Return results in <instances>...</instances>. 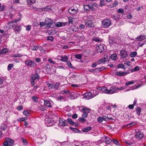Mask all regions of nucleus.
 Here are the masks:
<instances>
[{
  "label": "nucleus",
  "instance_id": "obj_54",
  "mask_svg": "<svg viewBox=\"0 0 146 146\" xmlns=\"http://www.w3.org/2000/svg\"><path fill=\"white\" fill-rule=\"evenodd\" d=\"M13 64H9L7 67V69L8 70H11V68L13 67Z\"/></svg>",
  "mask_w": 146,
  "mask_h": 146
},
{
  "label": "nucleus",
  "instance_id": "obj_57",
  "mask_svg": "<svg viewBox=\"0 0 146 146\" xmlns=\"http://www.w3.org/2000/svg\"><path fill=\"white\" fill-rule=\"evenodd\" d=\"M104 63L106 62H108L109 61V58L108 57V56H107V57H105L103 58Z\"/></svg>",
  "mask_w": 146,
  "mask_h": 146
},
{
  "label": "nucleus",
  "instance_id": "obj_33",
  "mask_svg": "<svg viewBox=\"0 0 146 146\" xmlns=\"http://www.w3.org/2000/svg\"><path fill=\"white\" fill-rule=\"evenodd\" d=\"M137 55V52H132L129 54V56L131 57H134L135 56Z\"/></svg>",
  "mask_w": 146,
  "mask_h": 146
},
{
  "label": "nucleus",
  "instance_id": "obj_13",
  "mask_svg": "<svg viewBox=\"0 0 146 146\" xmlns=\"http://www.w3.org/2000/svg\"><path fill=\"white\" fill-rule=\"evenodd\" d=\"M84 97L86 100H88L94 97L92 92H89L84 94Z\"/></svg>",
  "mask_w": 146,
  "mask_h": 146
},
{
  "label": "nucleus",
  "instance_id": "obj_34",
  "mask_svg": "<svg viewBox=\"0 0 146 146\" xmlns=\"http://www.w3.org/2000/svg\"><path fill=\"white\" fill-rule=\"evenodd\" d=\"M91 129L92 127L90 126L84 128L83 131L84 132H88L89 131L91 130Z\"/></svg>",
  "mask_w": 146,
  "mask_h": 146
},
{
  "label": "nucleus",
  "instance_id": "obj_61",
  "mask_svg": "<svg viewBox=\"0 0 146 146\" xmlns=\"http://www.w3.org/2000/svg\"><path fill=\"white\" fill-rule=\"evenodd\" d=\"M93 40L97 42H99L101 41V40L98 38L96 37H94Z\"/></svg>",
  "mask_w": 146,
  "mask_h": 146
},
{
  "label": "nucleus",
  "instance_id": "obj_58",
  "mask_svg": "<svg viewBox=\"0 0 146 146\" xmlns=\"http://www.w3.org/2000/svg\"><path fill=\"white\" fill-rule=\"evenodd\" d=\"M17 109L19 111H20L23 109V107L22 105H20L17 107Z\"/></svg>",
  "mask_w": 146,
  "mask_h": 146
},
{
  "label": "nucleus",
  "instance_id": "obj_62",
  "mask_svg": "<svg viewBox=\"0 0 146 146\" xmlns=\"http://www.w3.org/2000/svg\"><path fill=\"white\" fill-rule=\"evenodd\" d=\"M32 99L34 102H36L37 101L38 99V98L36 96L33 97Z\"/></svg>",
  "mask_w": 146,
  "mask_h": 146
},
{
  "label": "nucleus",
  "instance_id": "obj_22",
  "mask_svg": "<svg viewBox=\"0 0 146 146\" xmlns=\"http://www.w3.org/2000/svg\"><path fill=\"white\" fill-rule=\"evenodd\" d=\"M103 138L104 139L105 142L107 144H110L111 141V139L106 136H104Z\"/></svg>",
  "mask_w": 146,
  "mask_h": 146
},
{
  "label": "nucleus",
  "instance_id": "obj_60",
  "mask_svg": "<svg viewBox=\"0 0 146 146\" xmlns=\"http://www.w3.org/2000/svg\"><path fill=\"white\" fill-rule=\"evenodd\" d=\"M59 85V83L57 82L56 83L55 85L54 86V88L55 89H58Z\"/></svg>",
  "mask_w": 146,
  "mask_h": 146
},
{
  "label": "nucleus",
  "instance_id": "obj_55",
  "mask_svg": "<svg viewBox=\"0 0 146 146\" xmlns=\"http://www.w3.org/2000/svg\"><path fill=\"white\" fill-rule=\"evenodd\" d=\"M124 10L122 9H119L117 10V12L118 13H121L122 14L123 13Z\"/></svg>",
  "mask_w": 146,
  "mask_h": 146
},
{
  "label": "nucleus",
  "instance_id": "obj_41",
  "mask_svg": "<svg viewBox=\"0 0 146 146\" xmlns=\"http://www.w3.org/2000/svg\"><path fill=\"white\" fill-rule=\"evenodd\" d=\"M39 46H35L34 45L31 48V50H35L36 51L39 48Z\"/></svg>",
  "mask_w": 146,
  "mask_h": 146
},
{
  "label": "nucleus",
  "instance_id": "obj_17",
  "mask_svg": "<svg viewBox=\"0 0 146 146\" xmlns=\"http://www.w3.org/2000/svg\"><path fill=\"white\" fill-rule=\"evenodd\" d=\"M135 135L138 140L142 139L144 136L143 134L140 131L137 132Z\"/></svg>",
  "mask_w": 146,
  "mask_h": 146
},
{
  "label": "nucleus",
  "instance_id": "obj_18",
  "mask_svg": "<svg viewBox=\"0 0 146 146\" xmlns=\"http://www.w3.org/2000/svg\"><path fill=\"white\" fill-rule=\"evenodd\" d=\"M117 88L116 87H111L108 90V94H112L116 92Z\"/></svg>",
  "mask_w": 146,
  "mask_h": 146
},
{
  "label": "nucleus",
  "instance_id": "obj_39",
  "mask_svg": "<svg viewBox=\"0 0 146 146\" xmlns=\"http://www.w3.org/2000/svg\"><path fill=\"white\" fill-rule=\"evenodd\" d=\"M27 3L29 4H32L36 2V0H27Z\"/></svg>",
  "mask_w": 146,
  "mask_h": 146
},
{
  "label": "nucleus",
  "instance_id": "obj_43",
  "mask_svg": "<svg viewBox=\"0 0 146 146\" xmlns=\"http://www.w3.org/2000/svg\"><path fill=\"white\" fill-rule=\"evenodd\" d=\"M68 21L67 23H68V25H69L70 23L72 24L73 22L74 21V18H71V17L68 18Z\"/></svg>",
  "mask_w": 146,
  "mask_h": 146
},
{
  "label": "nucleus",
  "instance_id": "obj_29",
  "mask_svg": "<svg viewBox=\"0 0 146 146\" xmlns=\"http://www.w3.org/2000/svg\"><path fill=\"white\" fill-rule=\"evenodd\" d=\"M68 59V57L66 56H64L61 57V60L63 62H65L67 61Z\"/></svg>",
  "mask_w": 146,
  "mask_h": 146
},
{
  "label": "nucleus",
  "instance_id": "obj_9",
  "mask_svg": "<svg viewBox=\"0 0 146 146\" xmlns=\"http://www.w3.org/2000/svg\"><path fill=\"white\" fill-rule=\"evenodd\" d=\"M45 23L46 25V28L48 29L51 27L52 23V21L51 19L46 18L45 19Z\"/></svg>",
  "mask_w": 146,
  "mask_h": 146
},
{
  "label": "nucleus",
  "instance_id": "obj_14",
  "mask_svg": "<svg viewBox=\"0 0 146 146\" xmlns=\"http://www.w3.org/2000/svg\"><path fill=\"white\" fill-rule=\"evenodd\" d=\"M120 55L121 58H125L128 56V54L126 50H122L120 52Z\"/></svg>",
  "mask_w": 146,
  "mask_h": 146
},
{
  "label": "nucleus",
  "instance_id": "obj_50",
  "mask_svg": "<svg viewBox=\"0 0 146 146\" xmlns=\"http://www.w3.org/2000/svg\"><path fill=\"white\" fill-rule=\"evenodd\" d=\"M117 68H122L124 69L125 68V66L123 64H119L117 65Z\"/></svg>",
  "mask_w": 146,
  "mask_h": 146
},
{
  "label": "nucleus",
  "instance_id": "obj_7",
  "mask_svg": "<svg viewBox=\"0 0 146 146\" xmlns=\"http://www.w3.org/2000/svg\"><path fill=\"white\" fill-rule=\"evenodd\" d=\"M25 64L28 67L30 68L34 67L37 65L35 62L31 60H27L25 61Z\"/></svg>",
  "mask_w": 146,
  "mask_h": 146
},
{
  "label": "nucleus",
  "instance_id": "obj_31",
  "mask_svg": "<svg viewBox=\"0 0 146 146\" xmlns=\"http://www.w3.org/2000/svg\"><path fill=\"white\" fill-rule=\"evenodd\" d=\"M141 110V108L140 107H137L136 108L135 110L136 112V113L138 115H140Z\"/></svg>",
  "mask_w": 146,
  "mask_h": 146
},
{
  "label": "nucleus",
  "instance_id": "obj_37",
  "mask_svg": "<svg viewBox=\"0 0 146 146\" xmlns=\"http://www.w3.org/2000/svg\"><path fill=\"white\" fill-rule=\"evenodd\" d=\"M126 143L127 144V146H135V143H133L129 141H126Z\"/></svg>",
  "mask_w": 146,
  "mask_h": 146
},
{
  "label": "nucleus",
  "instance_id": "obj_27",
  "mask_svg": "<svg viewBox=\"0 0 146 146\" xmlns=\"http://www.w3.org/2000/svg\"><path fill=\"white\" fill-rule=\"evenodd\" d=\"M145 36L143 35H140L137 37L136 39L139 41H142L145 39Z\"/></svg>",
  "mask_w": 146,
  "mask_h": 146
},
{
  "label": "nucleus",
  "instance_id": "obj_19",
  "mask_svg": "<svg viewBox=\"0 0 146 146\" xmlns=\"http://www.w3.org/2000/svg\"><path fill=\"white\" fill-rule=\"evenodd\" d=\"M96 49L100 53L102 52L104 50V46L103 44H101L96 47Z\"/></svg>",
  "mask_w": 146,
  "mask_h": 146
},
{
  "label": "nucleus",
  "instance_id": "obj_30",
  "mask_svg": "<svg viewBox=\"0 0 146 146\" xmlns=\"http://www.w3.org/2000/svg\"><path fill=\"white\" fill-rule=\"evenodd\" d=\"M48 33L51 35H53L56 34L57 33V31L55 29H52L48 31Z\"/></svg>",
  "mask_w": 146,
  "mask_h": 146
},
{
  "label": "nucleus",
  "instance_id": "obj_12",
  "mask_svg": "<svg viewBox=\"0 0 146 146\" xmlns=\"http://www.w3.org/2000/svg\"><path fill=\"white\" fill-rule=\"evenodd\" d=\"M112 118L111 117H109L108 116H103L102 117H100L98 119V121L100 122H101L103 121H108L109 119H112Z\"/></svg>",
  "mask_w": 146,
  "mask_h": 146
},
{
  "label": "nucleus",
  "instance_id": "obj_45",
  "mask_svg": "<svg viewBox=\"0 0 146 146\" xmlns=\"http://www.w3.org/2000/svg\"><path fill=\"white\" fill-rule=\"evenodd\" d=\"M38 49L40 50V52L41 53H44L45 52V50H44L43 48L40 46H39Z\"/></svg>",
  "mask_w": 146,
  "mask_h": 146
},
{
  "label": "nucleus",
  "instance_id": "obj_56",
  "mask_svg": "<svg viewBox=\"0 0 146 146\" xmlns=\"http://www.w3.org/2000/svg\"><path fill=\"white\" fill-rule=\"evenodd\" d=\"M79 119L81 123H84L86 121V119L84 118L80 117Z\"/></svg>",
  "mask_w": 146,
  "mask_h": 146
},
{
  "label": "nucleus",
  "instance_id": "obj_38",
  "mask_svg": "<svg viewBox=\"0 0 146 146\" xmlns=\"http://www.w3.org/2000/svg\"><path fill=\"white\" fill-rule=\"evenodd\" d=\"M140 69L139 67L138 66H136L134 67L131 70V72L137 71L139 70Z\"/></svg>",
  "mask_w": 146,
  "mask_h": 146
},
{
  "label": "nucleus",
  "instance_id": "obj_48",
  "mask_svg": "<svg viewBox=\"0 0 146 146\" xmlns=\"http://www.w3.org/2000/svg\"><path fill=\"white\" fill-rule=\"evenodd\" d=\"M67 122H68L71 125H73L74 124V122L71 119H67Z\"/></svg>",
  "mask_w": 146,
  "mask_h": 146
},
{
  "label": "nucleus",
  "instance_id": "obj_49",
  "mask_svg": "<svg viewBox=\"0 0 146 146\" xmlns=\"http://www.w3.org/2000/svg\"><path fill=\"white\" fill-rule=\"evenodd\" d=\"M22 56H23V55H21L20 54H13L12 55V57H18L20 58V57H21Z\"/></svg>",
  "mask_w": 146,
  "mask_h": 146
},
{
  "label": "nucleus",
  "instance_id": "obj_26",
  "mask_svg": "<svg viewBox=\"0 0 146 146\" xmlns=\"http://www.w3.org/2000/svg\"><path fill=\"white\" fill-rule=\"evenodd\" d=\"M44 105L48 107H52V105L51 103L48 100L44 101Z\"/></svg>",
  "mask_w": 146,
  "mask_h": 146
},
{
  "label": "nucleus",
  "instance_id": "obj_6",
  "mask_svg": "<svg viewBox=\"0 0 146 146\" xmlns=\"http://www.w3.org/2000/svg\"><path fill=\"white\" fill-rule=\"evenodd\" d=\"M97 6L96 3L92 2L90 3L88 5H86L84 6V9L85 10H88L91 9L92 11L94 10L95 8H94V7H96Z\"/></svg>",
  "mask_w": 146,
  "mask_h": 146
},
{
  "label": "nucleus",
  "instance_id": "obj_15",
  "mask_svg": "<svg viewBox=\"0 0 146 146\" xmlns=\"http://www.w3.org/2000/svg\"><path fill=\"white\" fill-rule=\"evenodd\" d=\"M97 89L100 91H102L104 93L108 94V90L106 87H99L97 88Z\"/></svg>",
  "mask_w": 146,
  "mask_h": 146
},
{
  "label": "nucleus",
  "instance_id": "obj_42",
  "mask_svg": "<svg viewBox=\"0 0 146 146\" xmlns=\"http://www.w3.org/2000/svg\"><path fill=\"white\" fill-rule=\"evenodd\" d=\"M117 56L116 54H113L111 55V58L113 60H115L117 58Z\"/></svg>",
  "mask_w": 146,
  "mask_h": 146
},
{
  "label": "nucleus",
  "instance_id": "obj_35",
  "mask_svg": "<svg viewBox=\"0 0 146 146\" xmlns=\"http://www.w3.org/2000/svg\"><path fill=\"white\" fill-rule=\"evenodd\" d=\"M1 129L3 131L7 129V126L5 124H2L1 126Z\"/></svg>",
  "mask_w": 146,
  "mask_h": 146
},
{
  "label": "nucleus",
  "instance_id": "obj_28",
  "mask_svg": "<svg viewBox=\"0 0 146 146\" xmlns=\"http://www.w3.org/2000/svg\"><path fill=\"white\" fill-rule=\"evenodd\" d=\"M8 50L7 48H4L0 52V54H3L8 52Z\"/></svg>",
  "mask_w": 146,
  "mask_h": 146
},
{
  "label": "nucleus",
  "instance_id": "obj_40",
  "mask_svg": "<svg viewBox=\"0 0 146 146\" xmlns=\"http://www.w3.org/2000/svg\"><path fill=\"white\" fill-rule=\"evenodd\" d=\"M105 69V68L104 67L96 68L95 69V71L98 72V71L101 72Z\"/></svg>",
  "mask_w": 146,
  "mask_h": 146
},
{
  "label": "nucleus",
  "instance_id": "obj_36",
  "mask_svg": "<svg viewBox=\"0 0 146 146\" xmlns=\"http://www.w3.org/2000/svg\"><path fill=\"white\" fill-rule=\"evenodd\" d=\"M135 83V82L134 81L131 80L130 81L128 82H126L125 84V86H127L128 85H130L131 84H133Z\"/></svg>",
  "mask_w": 146,
  "mask_h": 146
},
{
  "label": "nucleus",
  "instance_id": "obj_24",
  "mask_svg": "<svg viewBox=\"0 0 146 146\" xmlns=\"http://www.w3.org/2000/svg\"><path fill=\"white\" fill-rule=\"evenodd\" d=\"M78 9L77 10L75 9L72 7H71L69 9V13L72 15H75L77 12Z\"/></svg>",
  "mask_w": 146,
  "mask_h": 146
},
{
  "label": "nucleus",
  "instance_id": "obj_16",
  "mask_svg": "<svg viewBox=\"0 0 146 146\" xmlns=\"http://www.w3.org/2000/svg\"><path fill=\"white\" fill-rule=\"evenodd\" d=\"M67 121L64 119H60L59 120V125L60 126L64 127L68 125Z\"/></svg>",
  "mask_w": 146,
  "mask_h": 146
},
{
  "label": "nucleus",
  "instance_id": "obj_44",
  "mask_svg": "<svg viewBox=\"0 0 146 146\" xmlns=\"http://www.w3.org/2000/svg\"><path fill=\"white\" fill-rule=\"evenodd\" d=\"M117 70H113L111 71V73L112 75L117 76Z\"/></svg>",
  "mask_w": 146,
  "mask_h": 146
},
{
  "label": "nucleus",
  "instance_id": "obj_25",
  "mask_svg": "<svg viewBox=\"0 0 146 146\" xmlns=\"http://www.w3.org/2000/svg\"><path fill=\"white\" fill-rule=\"evenodd\" d=\"M129 72H123L121 71H117V76H122L124 75H126L128 74Z\"/></svg>",
  "mask_w": 146,
  "mask_h": 146
},
{
  "label": "nucleus",
  "instance_id": "obj_23",
  "mask_svg": "<svg viewBox=\"0 0 146 146\" xmlns=\"http://www.w3.org/2000/svg\"><path fill=\"white\" fill-rule=\"evenodd\" d=\"M67 22H58L56 23V26L58 27H60L65 26L67 25Z\"/></svg>",
  "mask_w": 146,
  "mask_h": 146
},
{
  "label": "nucleus",
  "instance_id": "obj_3",
  "mask_svg": "<svg viewBox=\"0 0 146 146\" xmlns=\"http://www.w3.org/2000/svg\"><path fill=\"white\" fill-rule=\"evenodd\" d=\"M19 21V20L15 19L14 20H12L11 21L9 22L8 23V26H9V28H13L14 31L15 32H18L20 31L21 27L17 26L16 27L15 26L14 24H13L12 23H16Z\"/></svg>",
  "mask_w": 146,
  "mask_h": 146
},
{
  "label": "nucleus",
  "instance_id": "obj_8",
  "mask_svg": "<svg viewBox=\"0 0 146 146\" xmlns=\"http://www.w3.org/2000/svg\"><path fill=\"white\" fill-rule=\"evenodd\" d=\"M13 143L14 141L13 140L7 138L3 145L4 146H12Z\"/></svg>",
  "mask_w": 146,
  "mask_h": 146
},
{
  "label": "nucleus",
  "instance_id": "obj_2",
  "mask_svg": "<svg viewBox=\"0 0 146 146\" xmlns=\"http://www.w3.org/2000/svg\"><path fill=\"white\" fill-rule=\"evenodd\" d=\"M40 69L39 68H37L35 71V74H32L30 78L31 83L32 86H34L35 80H39L40 78L39 74L40 72Z\"/></svg>",
  "mask_w": 146,
  "mask_h": 146
},
{
  "label": "nucleus",
  "instance_id": "obj_47",
  "mask_svg": "<svg viewBox=\"0 0 146 146\" xmlns=\"http://www.w3.org/2000/svg\"><path fill=\"white\" fill-rule=\"evenodd\" d=\"M67 65L70 68H73L74 67L72 66V65L71 63V62L70 61H67Z\"/></svg>",
  "mask_w": 146,
  "mask_h": 146
},
{
  "label": "nucleus",
  "instance_id": "obj_64",
  "mask_svg": "<svg viewBox=\"0 0 146 146\" xmlns=\"http://www.w3.org/2000/svg\"><path fill=\"white\" fill-rule=\"evenodd\" d=\"M118 3L117 1H115L113 4L112 7H115L118 4Z\"/></svg>",
  "mask_w": 146,
  "mask_h": 146
},
{
  "label": "nucleus",
  "instance_id": "obj_46",
  "mask_svg": "<svg viewBox=\"0 0 146 146\" xmlns=\"http://www.w3.org/2000/svg\"><path fill=\"white\" fill-rule=\"evenodd\" d=\"M75 56L78 59H81L82 57V55L81 54H77L75 55Z\"/></svg>",
  "mask_w": 146,
  "mask_h": 146
},
{
  "label": "nucleus",
  "instance_id": "obj_59",
  "mask_svg": "<svg viewBox=\"0 0 146 146\" xmlns=\"http://www.w3.org/2000/svg\"><path fill=\"white\" fill-rule=\"evenodd\" d=\"M136 124V123L135 122H134L129 123L128 125H129L130 127H131L135 125Z\"/></svg>",
  "mask_w": 146,
  "mask_h": 146
},
{
  "label": "nucleus",
  "instance_id": "obj_5",
  "mask_svg": "<svg viewBox=\"0 0 146 146\" xmlns=\"http://www.w3.org/2000/svg\"><path fill=\"white\" fill-rule=\"evenodd\" d=\"M72 38L74 40L77 41L79 40L82 41L84 38L83 35L80 33H77L75 35L72 37Z\"/></svg>",
  "mask_w": 146,
  "mask_h": 146
},
{
  "label": "nucleus",
  "instance_id": "obj_52",
  "mask_svg": "<svg viewBox=\"0 0 146 146\" xmlns=\"http://www.w3.org/2000/svg\"><path fill=\"white\" fill-rule=\"evenodd\" d=\"M23 114L26 116H28L30 115L29 113L27 111H23Z\"/></svg>",
  "mask_w": 146,
  "mask_h": 146
},
{
  "label": "nucleus",
  "instance_id": "obj_32",
  "mask_svg": "<svg viewBox=\"0 0 146 146\" xmlns=\"http://www.w3.org/2000/svg\"><path fill=\"white\" fill-rule=\"evenodd\" d=\"M91 92H92L94 97L95 96L99 94V92L95 90H91Z\"/></svg>",
  "mask_w": 146,
  "mask_h": 146
},
{
  "label": "nucleus",
  "instance_id": "obj_20",
  "mask_svg": "<svg viewBox=\"0 0 146 146\" xmlns=\"http://www.w3.org/2000/svg\"><path fill=\"white\" fill-rule=\"evenodd\" d=\"M78 30V27L75 25H72L70 27L69 31L71 32H74L77 31Z\"/></svg>",
  "mask_w": 146,
  "mask_h": 146
},
{
  "label": "nucleus",
  "instance_id": "obj_51",
  "mask_svg": "<svg viewBox=\"0 0 146 146\" xmlns=\"http://www.w3.org/2000/svg\"><path fill=\"white\" fill-rule=\"evenodd\" d=\"M104 63L103 58L99 60L97 62L98 64H101L102 63Z\"/></svg>",
  "mask_w": 146,
  "mask_h": 146
},
{
  "label": "nucleus",
  "instance_id": "obj_21",
  "mask_svg": "<svg viewBox=\"0 0 146 146\" xmlns=\"http://www.w3.org/2000/svg\"><path fill=\"white\" fill-rule=\"evenodd\" d=\"M130 139L129 141L133 143H135L136 141L138 140L135 135H134L133 137H132L131 135H130Z\"/></svg>",
  "mask_w": 146,
  "mask_h": 146
},
{
  "label": "nucleus",
  "instance_id": "obj_4",
  "mask_svg": "<svg viewBox=\"0 0 146 146\" xmlns=\"http://www.w3.org/2000/svg\"><path fill=\"white\" fill-rule=\"evenodd\" d=\"M102 27L104 28H107L110 27L111 25L110 20L108 19L103 20L102 22Z\"/></svg>",
  "mask_w": 146,
  "mask_h": 146
},
{
  "label": "nucleus",
  "instance_id": "obj_11",
  "mask_svg": "<svg viewBox=\"0 0 146 146\" xmlns=\"http://www.w3.org/2000/svg\"><path fill=\"white\" fill-rule=\"evenodd\" d=\"M45 125L46 126H50L54 124L55 122L52 119H45Z\"/></svg>",
  "mask_w": 146,
  "mask_h": 146
},
{
  "label": "nucleus",
  "instance_id": "obj_1",
  "mask_svg": "<svg viewBox=\"0 0 146 146\" xmlns=\"http://www.w3.org/2000/svg\"><path fill=\"white\" fill-rule=\"evenodd\" d=\"M83 20L85 23V25L87 27L93 28L94 27L95 24L93 22V18L92 16H86L84 17Z\"/></svg>",
  "mask_w": 146,
  "mask_h": 146
},
{
  "label": "nucleus",
  "instance_id": "obj_10",
  "mask_svg": "<svg viewBox=\"0 0 146 146\" xmlns=\"http://www.w3.org/2000/svg\"><path fill=\"white\" fill-rule=\"evenodd\" d=\"M82 111L83 112L82 116L84 117H86L88 114L90 112V110L86 107H84L82 109Z\"/></svg>",
  "mask_w": 146,
  "mask_h": 146
},
{
  "label": "nucleus",
  "instance_id": "obj_63",
  "mask_svg": "<svg viewBox=\"0 0 146 146\" xmlns=\"http://www.w3.org/2000/svg\"><path fill=\"white\" fill-rule=\"evenodd\" d=\"M39 87V86H35L33 87V88L32 89L31 91L33 92H34L36 90L37 88H38Z\"/></svg>",
  "mask_w": 146,
  "mask_h": 146
},
{
  "label": "nucleus",
  "instance_id": "obj_53",
  "mask_svg": "<svg viewBox=\"0 0 146 146\" xmlns=\"http://www.w3.org/2000/svg\"><path fill=\"white\" fill-rule=\"evenodd\" d=\"M112 141L117 145H119V142L117 140L113 139Z\"/></svg>",
  "mask_w": 146,
  "mask_h": 146
}]
</instances>
